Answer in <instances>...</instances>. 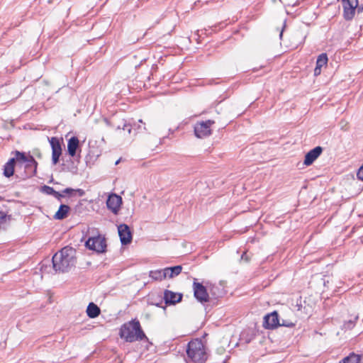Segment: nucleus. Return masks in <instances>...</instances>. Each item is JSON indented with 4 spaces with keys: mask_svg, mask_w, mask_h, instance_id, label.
Instances as JSON below:
<instances>
[{
    "mask_svg": "<svg viewBox=\"0 0 363 363\" xmlns=\"http://www.w3.org/2000/svg\"><path fill=\"white\" fill-rule=\"evenodd\" d=\"M77 251L70 246H66L57 252L52 258V267L55 272L65 273L75 267Z\"/></svg>",
    "mask_w": 363,
    "mask_h": 363,
    "instance_id": "f257e3e1",
    "label": "nucleus"
},
{
    "mask_svg": "<svg viewBox=\"0 0 363 363\" xmlns=\"http://www.w3.org/2000/svg\"><path fill=\"white\" fill-rule=\"evenodd\" d=\"M133 128L135 131V135L146 130L145 123L140 119L133 125L125 121H121L117 125L116 128H115V138L119 145H128L133 141V136L131 134Z\"/></svg>",
    "mask_w": 363,
    "mask_h": 363,
    "instance_id": "f03ea898",
    "label": "nucleus"
},
{
    "mask_svg": "<svg viewBox=\"0 0 363 363\" xmlns=\"http://www.w3.org/2000/svg\"><path fill=\"white\" fill-rule=\"evenodd\" d=\"M120 337L125 342H133L145 340L149 342L148 338L143 330L138 320L133 319L124 323L119 332Z\"/></svg>",
    "mask_w": 363,
    "mask_h": 363,
    "instance_id": "7ed1b4c3",
    "label": "nucleus"
},
{
    "mask_svg": "<svg viewBox=\"0 0 363 363\" xmlns=\"http://www.w3.org/2000/svg\"><path fill=\"white\" fill-rule=\"evenodd\" d=\"M186 354L195 363H204L207 360V353L201 340H191L186 346Z\"/></svg>",
    "mask_w": 363,
    "mask_h": 363,
    "instance_id": "20e7f679",
    "label": "nucleus"
},
{
    "mask_svg": "<svg viewBox=\"0 0 363 363\" xmlns=\"http://www.w3.org/2000/svg\"><path fill=\"white\" fill-rule=\"evenodd\" d=\"M214 124L212 120L197 122L194 125V134L198 138H203L211 135V125Z\"/></svg>",
    "mask_w": 363,
    "mask_h": 363,
    "instance_id": "39448f33",
    "label": "nucleus"
},
{
    "mask_svg": "<svg viewBox=\"0 0 363 363\" xmlns=\"http://www.w3.org/2000/svg\"><path fill=\"white\" fill-rule=\"evenodd\" d=\"M86 247L98 253L104 252L106 248V240L100 235L89 238L86 242Z\"/></svg>",
    "mask_w": 363,
    "mask_h": 363,
    "instance_id": "423d86ee",
    "label": "nucleus"
},
{
    "mask_svg": "<svg viewBox=\"0 0 363 363\" xmlns=\"http://www.w3.org/2000/svg\"><path fill=\"white\" fill-rule=\"evenodd\" d=\"M118 233L122 245H127L131 243L133 233L128 225L121 224L118 225Z\"/></svg>",
    "mask_w": 363,
    "mask_h": 363,
    "instance_id": "0eeeda50",
    "label": "nucleus"
},
{
    "mask_svg": "<svg viewBox=\"0 0 363 363\" xmlns=\"http://www.w3.org/2000/svg\"><path fill=\"white\" fill-rule=\"evenodd\" d=\"M280 325L278 313L274 311L267 314L264 317L263 327L266 329L273 330L277 328Z\"/></svg>",
    "mask_w": 363,
    "mask_h": 363,
    "instance_id": "6e6552de",
    "label": "nucleus"
},
{
    "mask_svg": "<svg viewBox=\"0 0 363 363\" xmlns=\"http://www.w3.org/2000/svg\"><path fill=\"white\" fill-rule=\"evenodd\" d=\"M193 289L194 296L199 302L203 303L208 301L209 296L206 288L201 283L194 281Z\"/></svg>",
    "mask_w": 363,
    "mask_h": 363,
    "instance_id": "1a4fd4ad",
    "label": "nucleus"
},
{
    "mask_svg": "<svg viewBox=\"0 0 363 363\" xmlns=\"http://www.w3.org/2000/svg\"><path fill=\"white\" fill-rule=\"evenodd\" d=\"M49 141L52 147V162L53 164H56L62 155V146L59 139L56 137L51 138Z\"/></svg>",
    "mask_w": 363,
    "mask_h": 363,
    "instance_id": "9d476101",
    "label": "nucleus"
},
{
    "mask_svg": "<svg viewBox=\"0 0 363 363\" xmlns=\"http://www.w3.org/2000/svg\"><path fill=\"white\" fill-rule=\"evenodd\" d=\"M357 1L354 4L350 0L343 2V16L346 21H351L357 11Z\"/></svg>",
    "mask_w": 363,
    "mask_h": 363,
    "instance_id": "9b49d317",
    "label": "nucleus"
},
{
    "mask_svg": "<svg viewBox=\"0 0 363 363\" xmlns=\"http://www.w3.org/2000/svg\"><path fill=\"white\" fill-rule=\"evenodd\" d=\"M323 147L320 146H317L313 149L308 151L304 159V164L306 166H309L312 164L315 160L321 155L323 152Z\"/></svg>",
    "mask_w": 363,
    "mask_h": 363,
    "instance_id": "f8f14e48",
    "label": "nucleus"
},
{
    "mask_svg": "<svg viewBox=\"0 0 363 363\" xmlns=\"http://www.w3.org/2000/svg\"><path fill=\"white\" fill-rule=\"evenodd\" d=\"M182 297V294L175 293L167 289L164 292V300L167 305H174L179 303Z\"/></svg>",
    "mask_w": 363,
    "mask_h": 363,
    "instance_id": "ddd939ff",
    "label": "nucleus"
},
{
    "mask_svg": "<svg viewBox=\"0 0 363 363\" xmlns=\"http://www.w3.org/2000/svg\"><path fill=\"white\" fill-rule=\"evenodd\" d=\"M79 147V140L77 137H72L67 143V152L71 157H74Z\"/></svg>",
    "mask_w": 363,
    "mask_h": 363,
    "instance_id": "4468645a",
    "label": "nucleus"
},
{
    "mask_svg": "<svg viewBox=\"0 0 363 363\" xmlns=\"http://www.w3.org/2000/svg\"><path fill=\"white\" fill-rule=\"evenodd\" d=\"M15 157H12L11 159H14V162L16 163V162H35V159L32 155L26 156L25 152H22L18 150H16L14 152Z\"/></svg>",
    "mask_w": 363,
    "mask_h": 363,
    "instance_id": "2eb2a0df",
    "label": "nucleus"
},
{
    "mask_svg": "<svg viewBox=\"0 0 363 363\" xmlns=\"http://www.w3.org/2000/svg\"><path fill=\"white\" fill-rule=\"evenodd\" d=\"M16 163L14 162V159H10L4 165L3 168V174L4 177L9 178L13 175L14 173V167Z\"/></svg>",
    "mask_w": 363,
    "mask_h": 363,
    "instance_id": "dca6fc26",
    "label": "nucleus"
},
{
    "mask_svg": "<svg viewBox=\"0 0 363 363\" xmlns=\"http://www.w3.org/2000/svg\"><path fill=\"white\" fill-rule=\"evenodd\" d=\"M101 310L99 307L93 302L89 303L86 308V314L90 318H95L99 315Z\"/></svg>",
    "mask_w": 363,
    "mask_h": 363,
    "instance_id": "f3484780",
    "label": "nucleus"
},
{
    "mask_svg": "<svg viewBox=\"0 0 363 363\" xmlns=\"http://www.w3.org/2000/svg\"><path fill=\"white\" fill-rule=\"evenodd\" d=\"M70 208L65 204H61L58 211L54 215V218L56 220H62L67 217V214Z\"/></svg>",
    "mask_w": 363,
    "mask_h": 363,
    "instance_id": "a211bd4d",
    "label": "nucleus"
},
{
    "mask_svg": "<svg viewBox=\"0 0 363 363\" xmlns=\"http://www.w3.org/2000/svg\"><path fill=\"white\" fill-rule=\"evenodd\" d=\"M166 273V278L168 277L169 279L173 278L177 275H179L182 270V267L181 265H177L171 267L164 268Z\"/></svg>",
    "mask_w": 363,
    "mask_h": 363,
    "instance_id": "6ab92c4d",
    "label": "nucleus"
},
{
    "mask_svg": "<svg viewBox=\"0 0 363 363\" xmlns=\"http://www.w3.org/2000/svg\"><path fill=\"white\" fill-rule=\"evenodd\" d=\"M150 277L154 280H162L166 278V273L164 269L152 270L150 272Z\"/></svg>",
    "mask_w": 363,
    "mask_h": 363,
    "instance_id": "aec40b11",
    "label": "nucleus"
},
{
    "mask_svg": "<svg viewBox=\"0 0 363 363\" xmlns=\"http://www.w3.org/2000/svg\"><path fill=\"white\" fill-rule=\"evenodd\" d=\"M361 357L354 353H351L349 356L345 357L340 363H359Z\"/></svg>",
    "mask_w": 363,
    "mask_h": 363,
    "instance_id": "412c9836",
    "label": "nucleus"
},
{
    "mask_svg": "<svg viewBox=\"0 0 363 363\" xmlns=\"http://www.w3.org/2000/svg\"><path fill=\"white\" fill-rule=\"evenodd\" d=\"M37 166H38V162L35 160V162H26V165H25V169L26 171H28L29 172V174L30 176L32 175H35V173H36V171H37Z\"/></svg>",
    "mask_w": 363,
    "mask_h": 363,
    "instance_id": "4be33fe9",
    "label": "nucleus"
},
{
    "mask_svg": "<svg viewBox=\"0 0 363 363\" xmlns=\"http://www.w3.org/2000/svg\"><path fill=\"white\" fill-rule=\"evenodd\" d=\"M328 56L326 53L320 54L316 60V65L320 67H323V66L327 65L328 62Z\"/></svg>",
    "mask_w": 363,
    "mask_h": 363,
    "instance_id": "5701e85b",
    "label": "nucleus"
},
{
    "mask_svg": "<svg viewBox=\"0 0 363 363\" xmlns=\"http://www.w3.org/2000/svg\"><path fill=\"white\" fill-rule=\"evenodd\" d=\"M123 204L122 197L115 194V216L118 213L121 205Z\"/></svg>",
    "mask_w": 363,
    "mask_h": 363,
    "instance_id": "b1692460",
    "label": "nucleus"
},
{
    "mask_svg": "<svg viewBox=\"0 0 363 363\" xmlns=\"http://www.w3.org/2000/svg\"><path fill=\"white\" fill-rule=\"evenodd\" d=\"M358 319V316H356L354 320H350L348 321H345L342 325V329L345 330H351L355 325V322Z\"/></svg>",
    "mask_w": 363,
    "mask_h": 363,
    "instance_id": "393cba45",
    "label": "nucleus"
},
{
    "mask_svg": "<svg viewBox=\"0 0 363 363\" xmlns=\"http://www.w3.org/2000/svg\"><path fill=\"white\" fill-rule=\"evenodd\" d=\"M113 197V192H110L108 195V199L106 200V206L109 210L113 212V200L112 199Z\"/></svg>",
    "mask_w": 363,
    "mask_h": 363,
    "instance_id": "a878e982",
    "label": "nucleus"
},
{
    "mask_svg": "<svg viewBox=\"0 0 363 363\" xmlns=\"http://www.w3.org/2000/svg\"><path fill=\"white\" fill-rule=\"evenodd\" d=\"M55 189L51 187V186H46V185H44L43 186H42V191L48 195H53V194L55 193Z\"/></svg>",
    "mask_w": 363,
    "mask_h": 363,
    "instance_id": "bb28decb",
    "label": "nucleus"
},
{
    "mask_svg": "<svg viewBox=\"0 0 363 363\" xmlns=\"http://www.w3.org/2000/svg\"><path fill=\"white\" fill-rule=\"evenodd\" d=\"M7 215L4 211H0V228L2 225H5L7 222Z\"/></svg>",
    "mask_w": 363,
    "mask_h": 363,
    "instance_id": "cd10ccee",
    "label": "nucleus"
},
{
    "mask_svg": "<svg viewBox=\"0 0 363 363\" xmlns=\"http://www.w3.org/2000/svg\"><path fill=\"white\" fill-rule=\"evenodd\" d=\"M294 325L295 324L293 322L286 320H282L279 325V326H285L287 328H293Z\"/></svg>",
    "mask_w": 363,
    "mask_h": 363,
    "instance_id": "c85d7f7f",
    "label": "nucleus"
},
{
    "mask_svg": "<svg viewBox=\"0 0 363 363\" xmlns=\"http://www.w3.org/2000/svg\"><path fill=\"white\" fill-rule=\"evenodd\" d=\"M62 193L65 194H69L71 196L74 195V189L72 188H66L62 191Z\"/></svg>",
    "mask_w": 363,
    "mask_h": 363,
    "instance_id": "c756f323",
    "label": "nucleus"
},
{
    "mask_svg": "<svg viewBox=\"0 0 363 363\" xmlns=\"http://www.w3.org/2000/svg\"><path fill=\"white\" fill-rule=\"evenodd\" d=\"M75 194H77L79 196L82 197L85 195V191L82 189H74V195Z\"/></svg>",
    "mask_w": 363,
    "mask_h": 363,
    "instance_id": "7c9ffc66",
    "label": "nucleus"
},
{
    "mask_svg": "<svg viewBox=\"0 0 363 363\" xmlns=\"http://www.w3.org/2000/svg\"><path fill=\"white\" fill-rule=\"evenodd\" d=\"M357 175L359 179L363 181V165L359 169Z\"/></svg>",
    "mask_w": 363,
    "mask_h": 363,
    "instance_id": "2f4dec72",
    "label": "nucleus"
},
{
    "mask_svg": "<svg viewBox=\"0 0 363 363\" xmlns=\"http://www.w3.org/2000/svg\"><path fill=\"white\" fill-rule=\"evenodd\" d=\"M52 196L54 197H55L56 199H57L58 200H60L62 197L65 196V195H64V194L62 192L60 193V192L56 191H55V193L53 194Z\"/></svg>",
    "mask_w": 363,
    "mask_h": 363,
    "instance_id": "473e14b6",
    "label": "nucleus"
},
{
    "mask_svg": "<svg viewBox=\"0 0 363 363\" xmlns=\"http://www.w3.org/2000/svg\"><path fill=\"white\" fill-rule=\"evenodd\" d=\"M321 67H318L317 65L315 66V69H314V75L315 76H318L319 74H320L321 73Z\"/></svg>",
    "mask_w": 363,
    "mask_h": 363,
    "instance_id": "72a5a7b5",
    "label": "nucleus"
},
{
    "mask_svg": "<svg viewBox=\"0 0 363 363\" xmlns=\"http://www.w3.org/2000/svg\"><path fill=\"white\" fill-rule=\"evenodd\" d=\"M357 13H360L363 12V4L361 5H359V4L357 3Z\"/></svg>",
    "mask_w": 363,
    "mask_h": 363,
    "instance_id": "f704fd0d",
    "label": "nucleus"
},
{
    "mask_svg": "<svg viewBox=\"0 0 363 363\" xmlns=\"http://www.w3.org/2000/svg\"><path fill=\"white\" fill-rule=\"evenodd\" d=\"M285 23H286V21H284L283 27H282L281 30L280 31V33H279V37H280V38H281V37H282L283 31H284V28H285Z\"/></svg>",
    "mask_w": 363,
    "mask_h": 363,
    "instance_id": "c9c22d12",
    "label": "nucleus"
},
{
    "mask_svg": "<svg viewBox=\"0 0 363 363\" xmlns=\"http://www.w3.org/2000/svg\"><path fill=\"white\" fill-rule=\"evenodd\" d=\"M122 159L120 158L118 159V160L115 161V165H117L118 164L121 162Z\"/></svg>",
    "mask_w": 363,
    "mask_h": 363,
    "instance_id": "e433bc0d",
    "label": "nucleus"
},
{
    "mask_svg": "<svg viewBox=\"0 0 363 363\" xmlns=\"http://www.w3.org/2000/svg\"><path fill=\"white\" fill-rule=\"evenodd\" d=\"M245 256H246V253L245 252V253H243V254H242V259H244Z\"/></svg>",
    "mask_w": 363,
    "mask_h": 363,
    "instance_id": "4c0bfd02",
    "label": "nucleus"
},
{
    "mask_svg": "<svg viewBox=\"0 0 363 363\" xmlns=\"http://www.w3.org/2000/svg\"><path fill=\"white\" fill-rule=\"evenodd\" d=\"M354 1H357V0H354Z\"/></svg>",
    "mask_w": 363,
    "mask_h": 363,
    "instance_id": "58836bf2",
    "label": "nucleus"
}]
</instances>
